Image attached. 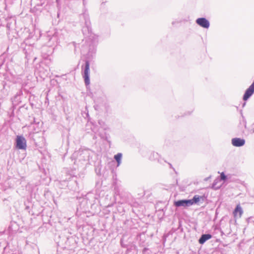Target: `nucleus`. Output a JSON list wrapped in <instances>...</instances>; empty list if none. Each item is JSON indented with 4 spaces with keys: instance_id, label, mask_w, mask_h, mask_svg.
I'll return each instance as SVG.
<instances>
[{
    "instance_id": "11",
    "label": "nucleus",
    "mask_w": 254,
    "mask_h": 254,
    "mask_svg": "<svg viewBox=\"0 0 254 254\" xmlns=\"http://www.w3.org/2000/svg\"><path fill=\"white\" fill-rule=\"evenodd\" d=\"M98 123L100 125V126H101V127L103 128L104 129L106 130V129H108V127L106 126V125L103 121L99 120L98 122Z\"/></svg>"
},
{
    "instance_id": "10",
    "label": "nucleus",
    "mask_w": 254,
    "mask_h": 254,
    "mask_svg": "<svg viewBox=\"0 0 254 254\" xmlns=\"http://www.w3.org/2000/svg\"><path fill=\"white\" fill-rule=\"evenodd\" d=\"M200 198L201 197L198 195H195L193 197L192 199L189 200H190L191 202H192V205H193L194 203L198 202L200 200Z\"/></svg>"
},
{
    "instance_id": "18",
    "label": "nucleus",
    "mask_w": 254,
    "mask_h": 254,
    "mask_svg": "<svg viewBox=\"0 0 254 254\" xmlns=\"http://www.w3.org/2000/svg\"><path fill=\"white\" fill-rule=\"evenodd\" d=\"M56 1H58V0H56Z\"/></svg>"
},
{
    "instance_id": "6",
    "label": "nucleus",
    "mask_w": 254,
    "mask_h": 254,
    "mask_svg": "<svg viewBox=\"0 0 254 254\" xmlns=\"http://www.w3.org/2000/svg\"><path fill=\"white\" fill-rule=\"evenodd\" d=\"M245 143V140L240 138H234L232 139V144L236 147H241Z\"/></svg>"
},
{
    "instance_id": "4",
    "label": "nucleus",
    "mask_w": 254,
    "mask_h": 254,
    "mask_svg": "<svg viewBox=\"0 0 254 254\" xmlns=\"http://www.w3.org/2000/svg\"><path fill=\"white\" fill-rule=\"evenodd\" d=\"M175 205L177 207H188L192 205V202L189 199L179 200L175 202Z\"/></svg>"
},
{
    "instance_id": "12",
    "label": "nucleus",
    "mask_w": 254,
    "mask_h": 254,
    "mask_svg": "<svg viewBox=\"0 0 254 254\" xmlns=\"http://www.w3.org/2000/svg\"><path fill=\"white\" fill-rule=\"evenodd\" d=\"M90 39H92V40L93 41V43H95L97 42V36H95V35H92V34H91L90 35Z\"/></svg>"
},
{
    "instance_id": "16",
    "label": "nucleus",
    "mask_w": 254,
    "mask_h": 254,
    "mask_svg": "<svg viewBox=\"0 0 254 254\" xmlns=\"http://www.w3.org/2000/svg\"><path fill=\"white\" fill-rule=\"evenodd\" d=\"M169 165H170V167H171V168L172 167V165L171 164H169Z\"/></svg>"
},
{
    "instance_id": "7",
    "label": "nucleus",
    "mask_w": 254,
    "mask_h": 254,
    "mask_svg": "<svg viewBox=\"0 0 254 254\" xmlns=\"http://www.w3.org/2000/svg\"><path fill=\"white\" fill-rule=\"evenodd\" d=\"M233 215L235 218H241L243 213V210L242 207L240 204L236 206L233 211Z\"/></svg>"
},
{
    "instance_id": "8",
    "label": "nucleus",
    "mask_w": 254,
    "mask_h": 254,
    "mask_svg": "<svg viewBox=\"0 0 254 254\" xmlns=\"http://www.w3.org/2000/svg\"><path fill=\"white\" fill-rule=\"evenodd\" d=\"M212 238V236L210 234H203L199 238L198 242L200 244H203L206 241Z\"/></svg>"
},
{
    "instance_id": "9",
    "label": "nucleus",
    "mask_w": 254,
    "mask_h": 254,
    "mask_svg": "<svg viewBox=\"0 0 254 254\" xmlns=\"http://www.w3.org/2000/svg\"><path fill=\"white\" fill-rule=\"evenodd\" d=\"M122 157V154L121 153H118L117 154L114 156L115 159L117 162V166H119L121 163V159Z\"/></svg>"
},
{
    "instance_id": "15",
    "label": "nucleus",
    "mask_w": 254,
    "mask_h": 254,
    "mask_svg": "<svg viewBox=\"0 0 254 254\" xmlns=\"http://www.w3.org/2000/svg\"><path fill=\"white\" fill-rule=\"evenodd\" d=\"M92 130L95 133H96L98 132V129L96 127L92 128Z\"/></svg>"
},
{
    "instance_id": "14",
    "label": "nucleus",
    "mask_w": 254,
    "mask_h": 254,
    "mask_svg": "<svg viewBox=\"0 0 254 254\" xmlns=\"http://www.w3.org/2000/svg\"><path fill=\"white\" fill-rule=\"evenodd\" d=\"M218 182V180L216 179L214 180L213 184H212V188H215V189H217L219 188V187H216L215 186L216 185L217 182Z\"/></svg>"
},
{
    "instance_id": "2",
    "label": "nucleus",
    "mask_w": 254,
    "mask_h": 254,
    "mask_svg": "<svg viewBox=\"0 0 254 254\" xmlns=\"http://www.w3.org/2000/svg\"><path fill=\"white\" fill-rule=\"evenodd\" d=\"M16 147L19 149L25 150L26 148V141L22 136H17L16 138Z\"/></svg>"
},
{
    "instance_id": "13",
    "label": "nucleus",
    "mask_w": 254,
    "mask_h": 254,
    "mask_svg": "<svg viewBox=\"0 0 254 254\" xmlns=\"http://www.w3.org/2000/svg\"><path fill=\"white\" fill-rule=\"evenodd\" d=\"M220 178L221 180L225 181L227 179L226 176L225 175L224 172L221 173L220 175Z\"/></svg>"
},
{
    "instance_id": "3",
    "label": "nucleus",
    "mask_w": 254,
    "mask_h": 254,
    "mask_svg": "<svg viewBox=\"0 0 254 254\" xmlns=\"http://www.w3.org/2000/svg\"><path fill=\"white\" fill-rule=\"evenodd\" d=\"M254 93V81L246 90L244 96L243 100L245 101L247 100Z\"/></svg>"
},
{
    "instance_id": "1",
    "label": "nucleus",
    "mask_w": 254,
    "mask_h": 254,
    "mask_svg": "<svg viewBox=\"0 0 254 254\" xmlns=\"http://www.w3.org/2000/svg\"><path fill=\"white\" fill-rule=\"evenodd\" d=\"M89 67L90 64L89 61H87L85 62V67L83 70V77L84 79V81L86 85H88L90 84L89 79Z\"/></svg>"
},
{
    "instance_id": "17",
    "label": "nucleus",
    "mask_w": 254,
    "mask_h": 254,
    "mask_svg": "<svg viewBox=\"0 0 254 254\" xmlns=\"http://www.w3.org/2000/svg\"><path fill=\"white\" fill-rule=\"evenodd\" d=\"M245 104H246V103H244L243 106L244 107V106H245Z\"/></svg>"
},
{
    "instance_id": "5",
    "label": "nucleus",
    "mask_w": 254,
    "mask_h": 254,
    "mask_svg": "<svg viewBox=\"0 0 254 254\" xmlns=\"http://www.w3.org/2000/svg\"><path fill=\"white\" fill-rule=\"evenodd\" d=\"M196 23L201 27L205 28H208L210 26V23L208 20L205 18H199L196 20Z\"/></svg>"
}]
</instances>
